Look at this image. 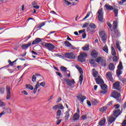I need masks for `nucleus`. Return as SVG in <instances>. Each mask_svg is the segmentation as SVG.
Returning <instances> with one entry per match:
<instances>
[{"label":"nucleus","mask_w":126,"mask_h":126,"mask_svg":"<svg viewBox=\"0 0 126 126\" xmlns=\"http://www.w3.org/2000/svg\"><path fill=\"white\" fill-rule=\"evenodd\" d=\"M67 69V68H66V67H65L64 66H62L61 67V71H64V72H65V71H66Z\"/></svg>","instance_id":"c03bdc74"},{"label":"nucleus","mask_w":126,"mask_h":126,"mask_svg":"<svg viewBox=\"0 0 126 126\" xmlns=\"http://www.w3.org/2000/svg\"><path fill=\"white\" fill-rule=\"evenodd\" d=\"M92 75L94 77H96L97 75H98V72L97 71H95V69L93 68L92 69Z\"/></svg>","instance_id":"c85d7f7f"},{"label":"nucleus","mask_w":126,"mask_h":126,"mask_svg":"<svg viewBox=\"0 0 126 126\" xmlns=\"http://www.w3.org/2000/svg\"><path fill=\"white\" fill-rule=\"evenodd\" d=\"M26 87L27 89H30V90H33V89H34V88L33 87V86L29 84H27L26 85Z\"/></svg>","instance_id":"c9c22d12"},{"label":"nucleus","mask_w":126,"mask_h":126,"mask_svg":"<svg viewBox=\"0 0 126 126\" xmlns=\"http://www.w3.org/2000/svg\"><path fill=\"white\" fill-rule=\"evenodd\" d=\"M114 108L115 109H119V108H120V104H116L115 105H114Z\"/></svg>","instance_id":"338daca9"},{"label":"nucleus","mask_w":126,"mask_h":126,"mask_svg":"<svg viewBox=\"0 0 126 126\" xmlns=\"http://www.w3.org/2000/svg\"><path fill=\"white\" fill-rule=\"evenodd\" d=\"M40 85L42 87H45V86H46V83H45V82H42L40 83Z\"/></svg>","instance_id":"603ef678"},{"label":"nucleus","mask_w":126,"mask_h":126,"mask_svg":"<svg viewBox=\"0 0 126 126\" xmlns=\"http://www.w3.org/2000/svg\"><path fill=\"white\" fill-rule=\"evenodd\" d=\"M111 54L112 56H116V55H117L116 50H115V48L113 46L111 47Z\"/></svg>","instance_id":"7c9ffc66"},{"label":"nucleus","mask_w":126,"mask_h":126,"mask_svg":"<svg viewBox=\"0 0 126 126\" xmlns=\"http://www.w3.org/2000/svg\"><path fill=\"white\" fill-rule=\"evenodd\" d=\"M61 123H62V120H58L56 121V124L57 125V126H59V125H60Z\"/></svg>","instance_id":"052dcab7"},{"label":"nucleus","mask_w":126,"mask_h":126,"mask_svg":"<svg viewBox=\"0 0 126 126\" xmlns=\"http://www.w3.org/2000/svg\"><path fill=\"white\" fill-rule=\"evenodd\" d=\"M115 14V17H116V16H118V13L119 12V10L118 9H115L113 11Z\"/></svg>","instance_id":"37998d69"},{"label":"nucleus","mask_w":126,"mask_h":126,"mask_svg":"<svg viewBox=\"0 0 126 126\" xmlns=\"http://www.w3.org/2000/svg\"><path fill=\"white\" fill-rule=\"evenodd\" d=\"M42 46H44L46 48L48 51H52V50H54L55 49V45H54L52 43H49L47 42H43L42 44Z\"/></svg>","instance_id":"7ed1b4c3"},{"label":"nucleus","mask_w":126,"mask_h":126,"mask_svg":"<svg viewBox=\"0 0 126 126\" xmlns=\"http://www.w3.org/2000/svg\"><path fill=\"white\" fill-rule=\"evenodd\" d=\"M32 81L33 82H36V76L33 75L32 77Z\"/></svg>","instance_id":"3c124183"},{"label":"nucleus","mask_w":126,"mask_h":126,"mask_svg":"<svg viewBox=\"0 0 126 126\" xmlns=\"http://www.w3.org/2000/svg\"><path fill=\"white\" fill-rule=\"evenodd\" d=\"M106 78L108 80H110L111 82H114V79L113 78V76L111 71L106 73Z\"/></svg>","instance_id":"f8f14e48"},{"label":"nucleus","mask_w":126,"mask_h":126,"mask_svg":"<svg viewBox=\"0 0 126 126\" xmlns=\"http://www.w3.org/2000/svg\"><path fill=\"white\" fill-rule=\"evenodd\" d=\"M91 102L92 105H94V106H96V105H98V104H99V102L98 101V100L95 99H93Z\"/></svg>","instance_id":"cd10ccee"},{"label":"nucleus","mask_w":126,"mask_h":126,"mask_svg":"<svg viewBox=\"0 0 126 126\" xmlns=\"http://www.w3.org/2000/svg\"><path fill=\"white\" fill-rule=\"evenodd\" d=\"M42 40L40 38H35V40L32 41V45H36L39 44L40 42H41Z\"/></svg>","instance_id":"6ab92c4d"},{"label":"nucleus","mask_w":126,"mask_h":126,"mask_svg":"<svg viewBox=\"0 0 126 126\" xmlns=\"http://www.w3.org/2000/svg\"><path fill=\"white\" fill-rule=\"evenodd\" d=\"M117 75L120 76L121 74H123V71L122 69H118L116 71Z\"/></svg>","instance_id":"2f4dec72"},{"label":"nucleus","mask_w":126,"mask_h":126,"mask_svg":"<svg viewBox=\"0 0 126 126\" xmlns=\"http://www.w3.org/2000/svg\"><path fill=\"white\" fill-rule=\"evenodd\" d=\"M100 87L101 89L102 90L100 91V93L101 94H106L107 92H108V91H107V88L108 86L105 84H102L100 85Z\"/></svg>","instance_id":"1a4fd4ad"},{"label":"nucleus","mask_w":126,"mask_h":126,"mask_svg":"<svg viewBox=\"0 0 126 126\" xmlns=\"http://www.w3.org/2000/svg\"><path fill=\"white\" fill-rule=\"evenodd\" d=\"M104 7H105L107 10H113L114 9V7L109 4H105Z\"/></svg>","instance_id":"aec40b11"},{"label":"nucleus","mask_w":126,"mask_h":126,"mask_svg":"<svg viewBox=\"0 0 126 126\" xmlns=\"http://www.w3.org/2000/svg\"><path fill=\"white\" fill-rule=\"evenodd\" d=\"M5 89L4 88H0V94H3Z\"/></svg>","instance_id":"49530a36"},{"label":"nucleus","mask_w":126,"mask_h":126,"mask_svg":"<svg viewBox=\"0 0 126 126\" xmlns=\"http://www.w3.org/2000/svg\"><path fill=\"white\" fill-rule=\"evenodd\" d=\"M89 16H90V13H88L87 14V15L85 16V17L83 19V20H85V19L88 18V17H89Z\"/></svg>","instance_id":"e2e57ef3"},{"label":"nucleus","mask_w":126,"mask_h":126,"mask_svg":"<svg viewBox=\"0 0 126 126\" xmlns=\"http://www.w3.org/2000/svg\"><path fill=\"white\" fill-rule=\"evenodd\" d=\"M116 48L117 49H118V50H119L120 51V52H121V46H120V43H119V42H117L116 43Z\"/></svg>","instance_id":"a19ab883"},{"label":"nucleus","mask_w":126,"mask_h":126,"mask_svg":"<svg viewBox=\"0 0 126 126\" xmlns=\"http://www.w3.org/2000/svg\"><path fill=\"white\" fill-rule=\"evenodd\" d=\"M5 105H6V104H5V103L0 100V107H3V106H5Z\"/></svg>","instance_id":"8fccbe9b"},{"label":"nucleus","mask_w":126,"mask_h":126,"mask_svg":"<svg viewBox=\"0 0 126 126\" xmlns=\"http://www.w3.org/2000/svg\"><path fill=\"white\" fill-rule=\"evenodd\" d=\"M57 75H59L61 78H63V75H62V73L59 72H56Z\"/></svg>","instance_id":"5fc2aeb1"},{"label":"nucleus","mask_w":126,"mask_h":126,"mask_svg":"<svg viewBox=\"0 0 126 126\" xmlns=\"http://www.w3.org/2000/svg\"><path fill=\"white\" fill-rule=\"evenodd\" d=\"M107 25H108V27H109V28L111 30L112 29V24H111V23H108Z\"/></svg>","instance_id":"774afa93"},{"label":"nucleus","mask_w":126,"mask_h":126,"mask_svg":"<svg viewBox=\"0 0 126 126\" xmlns=\"http://www.w3.org/2000/svg\"><path fill=\"white\" fill-rule=\"evenodd\" d=\"M89 27L92 29H95L96 28V25H95L94 23H91L89 25Z\"/></svg>","instance_id":"58836bf2"},{"label":"nucleus","mask_w":126,"mask_h":126,"mask_svg":"<svg viewBox=\"0 0 126 126\" xmlns=\"http://www.w3.org/2000/svg\"><path fill=\"white\" fill-rule=\"evenodd\" d=\"M81 120H83V121H84V120L87 119V117H86V116L83 115L81 117Z\"/></svg>","instance_id":"0e129e2a"},{"label":"nucleus","mask_w":126,"mask_h":126,"mask_svg":"<svg viewBox=\"0 0 126 126\" xmlns=\"http://www.w3.org/2000/svg\"><path fill=\"white\" fill-rule=\"evenodd\" d=\"M113 32H114V31L112 29L109 31V34H111L112 38H114L115 36H121V32H120V31H119V30H116L114 32V33H113Z\"/></svg>","instance_id":"0eeeda50"},{"label":"nucleus","mask_w":126,"mask_h":126,"mask_svg":"<svg viewBox=\"0 0 126 126\" xmlns=\"http://www.w3.org/2000/svg\"><path fill=\"white\" fill-rule=\"evenodd\" d=\"M87 104L89 107H91L92 104H91V102L89 100H87Z\"/></svg>","instance_id":"4d7b16f0"},{"label":"nucleus","mask_w":126,"mask_h":126,"mask_svg":"<svg viewBox=\"0 0 126 126\" xmlns=\"http://www.w3.org/2000/svg\"><path fill=\"white\" fill-rule=\"evenodd\" d=\"M63 0L64 2V3L66 4V5H70V4H71V2L68 1H67L66 0Z\"/></svg>","instance_id":"09e8293b"},{"label":"nucleus","mask_w":126,"mask_h":126,"mask_svg":"<svg viewBox=\"0 0 126 126\" xmlns=\"http://www.w3.org/2000/svg\"><path fill=\"white\" fill-rule=\"evenodd\" d=\"M32 44V42H30L27 44H23V45H22V49H23V50H26V49H28V48H29L30 46H31Z\"/></svg>","instance_id":"a211bd4d"},{"label":"nucleus","mask_w":126,"mask_h":126,"mask_svg":"<svg viewBox=\"0 0 126 126\" xmlns=\"http://www.w3.org/2000/svg\"><path fill=\"white\" fill-rule=\"evenodd\" d=\"M76 68L78 69L79 72L80 73V76L79 77V83L80 85L82 84V81H83V70H82V68H81L78 65H76Z\"/></svg>","instance_id":"f257e3e1"},{"label":"nucleus","mask_w":126,"mask_h":126,"mask_svg":"<svg viewBox=\"0 0 126 126\" xmlns=\"http://www.w3.org/2000/svg\"><path fill=\"white\" fill-rule=\"evenodd\" d=\"M61 116H62V110L59 109L56 113L57 119H60Z\"/></svg>","instance_id":"a878e982"},{"label":"nucleus","mask_w":126,"mask_h":126,"mask_svg":"<svg viewBox=\"0 0 126 126\" xmlns=\"http://www.w3.org/2000/svg\"><path fill=\"white\" fill-rule=\"evenodd\" d=\"M119 26V22L118 21H113V29L116 30L117 27Z\"/></svg>","instance_id":"412c9836"},{"label":"nucleus","mask_w":126,"mask_h":126,"mask_svg":"<svg viewBox=\"0 0 126 126\" xmlns=\"http://www.w3.org/2000/svg\"><path fill=\"white\" fill-rule=\"evenodd\" d=\"M74 121H77L79 120V114H78L77 113H75L74 115Z\"/></svg>","instance_id":"473e14b6"},{"label":"nucleus","mask_w":126,"mask_h":126,"mask_svg":"<svg viewBox=\"0 0 126 126\" xmlns=\"http://www.w3.org/2000/svg\"><path fill=\"white\" fill-rule=\"evenodd\" d=\"M117 68L118 69H122V70L124 68V67L123 66V63H122V62H119V64L118 65Z\"/></svg>","instance_id":"72a5a7b5"},{"label":"nucleus","mask_w":126,"mask_h":126,"mask_svg":"<svg viewBox=\"0 0 126 126\" xmlns=\"http://www.w3.org/2000/svg\"><path fill=\"white\" fill-rule=\"evenodd\" d=\"M120 96H121V94L117 91H114L111 94V97L115 98V99H118V98H120Z\"/></svg>","instance_id":"4468645a"},{"label":"nucleus","mask_w":126,"mask_h":126,"mask_svg":"<svg viewBox=\"0 0 126 126\" xmlns=\"http://www.w3.org/2000/svg\"><path fill=\"white\" fill-rule=\"evenodd\" d=\"M89 25V24L88 23H86L85 24H84V25L82 27V28H86V27H87L88 26V25Z\"/></svg>","instance_id":"13d9d810"},{"label":"nucleus","mask_w":126,"mask_h":126,"mask_svg":"<svg viewBox=\"0 0 126 126\" xmlns=\"http://www.w3.org/2000/svg\"><path fill=\"white\" fill-rule=\"evenodd\" d=\"M108 69H109V70H114L115 69V65H114V64L113 63H110L109 65H108Z\"/></svg>","instance_id":"5701e85b"},{"label":"nucleus","mask_w":126,"mask_h":126,"mask_svg":"<svg viewBox=\"0 0 126 126\" xmlns=\"http://www.w3.org/2000/svg\"><path fill=\"white\" fill-rule=\"evenodd\" d=\"M45 25V23H41L40 24H38L36 26V28H42L43 26H44Z\"/></svg>","instance_id":"ea45409f"},{"label":"nucleus","mask_w":126,"mask_h":126,"mask_svg":"<svg viewBox=\"0 0 126 126\" xmlns=\"http://www.w3.org/2000/svg\"><path fill=\"white\" fill-rule=\"evenodd\" d=\"M5 111H6V113H7V114H11V113H12L11 112V109H10V108H6Z\"/></svg>","instance_id":"a18cd8bd"},{"label":"nucleus","mask_w":126,"mask_h":126,"mask_svg":"<svg viewBox=\"0 0 126 126\" xmlns=\"http://www.w3.org/2000/svg\"><path fill=\"white\" fill-rule=\"evenodd\" d=\"M113 62H117L118 61V57L116 56H115L113 57Z\"/></svg>","instance_id":"864d4df0"},{"label":"nucleus","mask_w":126,"mask_h":126,"mask_svg":"<svg viewBox=\"0 0 126 126\" xmlns=\"http://www.w3.org/2000/svg\"><path fill=\"white\" fill-rule=\"evenodd\" d=\"M95 82H96L97 84H99V85H101L102 84H104V81L102 78H101V77L98 76L97 78L95 79Z\"/></svg>","instance_id":"2eb2a0df"},{"label":"nucleus","mask_w":126,"mask_h":126,"mask_svg":"<svg viewBox=\"0 0 126 126\" xmlns=\"http://www.w3.org/2000/svg\"><path fill=\"white\" fill-rule=\"evenodd\" d=\"M120 115H121V110L116 109L113 111V116L116 117V118H118Z\"/></svg>","instance_id":"f3484780"},{"label":"nucleus","mask_w":126,"mask_h":126,"mask_svg":"<svg viewBox=\"0 0 126 126\" xmlns=\"http://www.w3.org/2000/svg\"><path fill=\"white\" fill-rule=\"evenodd\" d=\"M102 66H106V60L104 59H102V61L99 63Z\"/></svg>","instance_id":"4c0bfd02"},{"label":"nucleus","mask_w":126,"mask_h":126,"mask_svg":"<svg viewBox=\"0 0 126 126\" xmlns=\"http://www.w3.org/2000/svg\"><path fill=\"white\" fill-rule=\"evenodd\" d=\"M115 121H116V118H115V117L113 116H111L109 117L108 120V122L110 123V125H111V124H112L113 122H115Z\"/></svg>","instance_id":"bb28decb"},{"label":"nucleus","mask_w":126,"mask_h":126,"mask_svg":"<svg viewBox=\"0 0 126 126\" xmlns=\"http://www.w3.org/2000/svg\"><path fill=\"white\" fill-rule=\"evenodd\" d=\"M98 52L95 50H93L91 52V57L92 59H97L98 58Z\"/></svg>","instance_id":"9b49d317"},{"label":"nucleus","mask_w":126,"mask_h":126,"mask_svg":"<svg viewBox=\"0 0 126 126\" xmlns=\"http://www.w3.org/2000/svg\"><path fill=\"white\" fill-rule=\"evenodd\" d=\"M33 8H35V9H39V8H40V6L36 5L35 6H33Z\"/></svg>","instance_id":"69168bd1"},{"label":"nucleus","mask_w":126,"mask_h":126,"mask_svg":"<svg viewBox=\"0 0 126 126\" xmlns=\"http://www.w3.org/2000/svg\"><path fill=\"white\" fill-rule=\"evenodd\" d=\"M90 63L91 64H94L95 63V61L94 60H91L90 61Z\"/></svg>","instance_id":"680f3d73"},{"label":"nucleus","mask_w":126,"mask_h":126,"mask_svg":"<svg viewBox=\"0 0 126 126\" xmlns=\"http://www.w3.org/2000/svg\"><path fill=\"white\" fill-rule=\"evenodd\" d=\"M121 86L120 82H116L113 84V89L120 91V87Z\"/></svg>","instance_id":"dca6fc26"},{"label":"nucleus","mask_w":126,"mask_h":126,"mask_svg":"<svg viewBox=\"0 0 126 126\" xmlns=\"http://www.w3.org/2000/svg\"><path fill=\"white\" fill-rule=\"evenodd\" d=\"M58 109H60L61 110H63V106L62 104H58Z\"/></svg>","instance_id":"de8ad7c7"},{"label":"nucleus","mask_w":126,"mask_h":126,"mask_svg":"<svg viewBox=\"0 0 126 126\" xmlns=\"http://www.w3.org/2000/svg\"><path fill=\"white\" fill-rule=\"evenodd\" d=\"M53 110H57V109H59V105H55L53 107Z\"/></svg>","instance_id":"6e6d98bb"},{"label":"nucleus","mask_w":126,"mask_h":126,"mask_svg":"<svg viewBox=\"0 0 126 126\" xmlns=\"http://www.w3.org/2000/svg\"><path fill=\"white\" fill-rule=\"evenodd\" d=\"M87 57V54L85 53H81L80 55L78 57V62H80V63H84L85 62V59Z\"/></svg>","instance_id":"20e7f679"},{"label":"nucleus","mask_w":126,"mask_h":126,"mask_svg":"<svg viewBox=\"0 0 126 126\" xmlns=\"http://www.w3.org/2000/svg\"><path fill=\"white\" fill-rule=\"evenodd\" d=\"M107 109H108L107 107L106 106H104V107L100 108L99 109V112H100V113H106V111H107Z\"/></svg>","instance_id":"b1692460"},{"label":"nucleus","mask_w":126,"mask_h":126,"mask_svg":"<svg viewBox=\"0 0 126 126\" xmlns=\"http://www.w3.org/2000/svg\"><path fill=\"white\" fill-rule=\"evenodd\" d=\"M6 92L7 94L6 99L7 100H9L11 97V93H10V86H7L6 87Z\"/></svg>","instance_id":"9d476101"},{"label":"nucleus","mask_w":126,"mask_h":126,"mask_svg":"<svg viewBox=\"0 0 126 126\" xmlns=\"http://www.w3.org/2000/svg\"><path fill=\"white\" fill-rule=\"evenodd\" d=\"M63 56L64 58L68 59L69 60H74V59H75V55L74 53L72 52H67L64 53Z\"/></svg>","instance_id":"39448f33"},{"label":"nucleus","mask_w":126,"mask_h":126,"mask_svg":"<svg viewBox=\"0 0 126 126\" xmlns=\"http://www.w3.org/2000/svg\"><path fill=\"white\" fill-rule=\"evenodd\" d=\"M64 81L66 83L67 85L71 87V88H73L74 87V84L75 83V81L74 80H69V79H64Z\"/></svg>","instance_id":"423d86ee"},{"label":"nucleus","mask_w":126,"mask_h":126,"mask_svg":"<svg viewBox=\"0 0 126 126\" xmlns=\"http://www.w3.org/2000/svg\"><path fill=\"white\" fill-rule=\"evenodd\" d=\"M77 98L80 102L81 104H83L84 100L86 99V96L80 94L77 96Z\"/></svg>","instance_id":"ddd939ff"},{"label":"nucleus","mask_w":126,"mask_h":126,"mask_svg":"<svg viewBox=\"0 0 126 126\" xmlns=\"http://www.w3.org/2000/svg\"><path fill=\"white\" fill-rule=\"evenodd\" d=\"M106 123V118H103L99 123V125L100 126H104Z\"/></svg>","instance_id":"393cba45"},{"label":"nucleus","mask_w":126,"mask_h":126,"mask_svg":"<svg viewBox=\"0 0 126 126\" xmlns=\"http://www.w3.org/2000/svg\"><path fill=\"white\" fill-rule=\"evenodd\" d=\"M69 111L70 110H68V111H66L65 115L64 117V120L65 122H68V119L69 118Z\"/></svg>","instance_id":"4be33fe9"},{"label":"nucleus","mask_w":126,"mask_h":126,"mask_svg":"<svg viewBox=\"0 0 126 126\" xmlns=\"http://www.w3.org/2000/svg\"><path fill=\"white\" fill-rule=\"evenodd\" d=\"M103 60V58H102L101 57H98L97 58H96V59L95 60V62L96 63H101Z\"/></svg>","instance_id":"c756f323"},{"label":"nucleus","mask_w":126,"mask_h":126,"mask_svg":"<svg viewBox=\"0 0 126 126\" xmlns=\"http://www.w3.org/2000/svg\"><path fill=\"white\" fill-rule=\"evenodd\" d=\"M99 37L102 39V42H106L107 41V35L105 32L101 31L99 33Z\"/></svg>","instance_id":"6e6552de"},{"label":"nucleus","mask_w":126,"mask_h":126,"mask_svg":"<svg viewBox=\"0 0 126 126\" xmlns=\"http://www.w3.org/2000/svg\"><path fill=\"white\" fill-rule=\"evenodd\" d=\"M96 15H97L98 19L99 21L102 22L104 19V13L103 12V8L99 9L96 13Z\"/></svg>","instance_id":"f03ea898"},{"label":"nucleus","mask_w":126,"mask_h":126,"mask_svg":"<svg viewBox=\"0 0 126 126\" xmlns=\"http://www.w3.org/2000/svg\"><path fill=\"white\" fill-rule=\"evenodd\" d=\"M103 51H104V52H105V53L106 54H108L109 53V49H108V46H107V45H106L105 46L103 47L102 48Z\"/></svg>","instance_id":"f704fd0d"},{"label":"nucleus","mask_w":126,"mask_h":126,"mask_svg":"<svg viewBox=\"0 0 126 126\" xmlns=\"http://www.w3.org/2000/svg\"><path fill=\"white\" fill-rule=\"evenodd\" d=\"M5 113H6V112L4 111H3V112H1L0 113V118H1V117L2 116H3V115H5Z\"/></svg>","instance_id":"bf43d9fd"},{"label":"nucleus","mask_w":126,"mask_h":126,"mask_svg":"<svg viewBox=\"0 0 126 126\" xmlns=\"http://www.w3.org/2000/svg\"><path fill=\"white\" fill-rule=\"evenodd\" d=\"M90 45L89 44H86L85 46L83 48V51H89Z\"/></svg>","instance_id":"e433bc0d"},{"label":"nucleus","mask_w":126,"mask_h":126,"mask_svg":"<svg viewBox=\"0 0 126 126\" xmlns=\"http://www.w3.org/2000/svg\"><path fill=\"white\" fill-rule=\"evenodd\" d=\"M64 44L66 47H70V46H71V44L69 43L67 40L65 41Z\"/></svg>","instance_id":"79ce46f5"}]
</instances>
